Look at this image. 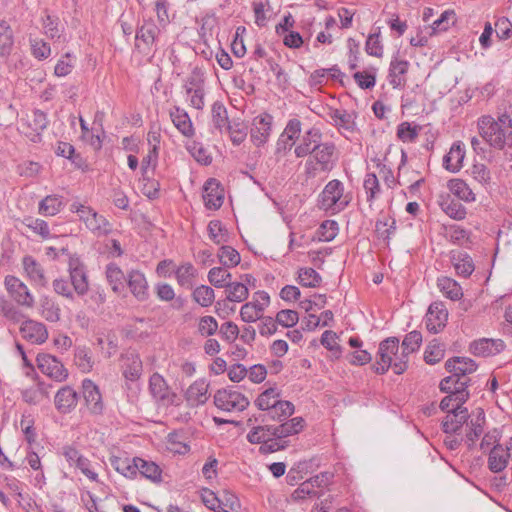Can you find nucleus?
Here are the masks:
<instances>
[{"label": "nucleus", "mask_w": 512, "mask_h": 512, "mask_svg": "<svg viewBox=\"0 0 512 512\" xmlns=\"http://www.w3.org/2000/svg\"><path fill=\"white\" fill-rule=\"evenodd\" d=\"M481 137L491 146L502 150L512 145V118L504 113L497 120L490 115L482 116L478 120Z\"/></svg>", "instance_id": "nucleus-1"}, {"label": "nucleus", "mask_w": 512, "mask_h": 512, "mask_svg": "<svg viewBox=\"0 0 512 512\" xmlns=\"http://www.w3.org/2000/svg\"><path fill=\"white\" fill-rule=\"evenodd\" d=\"M71 211L78 214L79 219L85 224L86 228L96 237L107 236L111 233L112 224L93 208L80 203H73Z\"/></svg>", "instance_id": "nucleus-2"}, {"label": "nucleus", "mask_w": 512, "mask_h": 512, "mask_svg": "<svg viewBox=\"0 0 512 512\" xmlns=\"http://www.w3.org/2000/svg\"><path fill=\"white\" fill-rule=\"evenodd\" d=\"M336 161V147L332 142L320 143L311 153V158L305 163L306 173L315 175L317 166L323 172L330 171Z\"/></svg>", "instance_id": "nucleus-3"}, {"label": "nucleus", "mask_w": 512, "mask_h": 512, "mask_svg": "<svg viewBox=\"0 0 512 512\" xmlns=\"http://www.w3.org/2000/svg\"><path fill=\"white\" fill-rule=\"evenodd\" d=\"M48 118L46 113L39 109H34L31 113L26 114L19 121L18 131L27 137L30 141L38 143L42 139V132L48 126Z\"/></svg>", "instance_id": "nucleus-4"}, {"label": "nucleus", "mask_w": 512, "mask_h": 512, "mask_svg": "<svg viewBox=\"0 0 512 512\" xmlns=\"http://www.w3.org/2000/svg\"><path fill=\"white\" fill-rule=\"evenodd\" d=\"M379 360L374 365L377 374H384L389 368L394 370V364L399 361V339L388 337L381 341L378 349Z\"/></svg>", "instance_id": "nucleus-5"}, {"label": "nucleus", "mask_w": 512, "mask_h": 512, "mask_svg": "<svg viewBox=\"0 0 512 512\" xmlns=\"http://www.w3.org/2000/svg\"><path fill=\"white\" fill-rule=\"evenodd\" d=\"M214 404L223 411L240 412L249 406V400L233 387H228L215 393Z\"/></svg>", "instance_id": "nucleus-6"}, {"label": "nucleus", "mask_w": 512, "mask_h": 512, "mask_svg": "<svg viewBox=\"0 0 512 512\" xmlns=\"http://www.w3.org/2000/svg\"><path fill=\"white\" fill-rule=\"evenodd\" d=\"M160 34L159 26L153 19H144L138 26L135 35V46L143 52H152L156 50V43Z\"/></svg>", "instance_id": "nucleus-7"}, {"label": "nucleus", "mask_w": 512, "mask_h": 512, "mask_svg": "<svg viewBox=\"0 0 512 512\" xmlns=\"http://www.w3.org/2000/svg\"><path fill=\"white\" fill-rule=\"evenodd\" d=\"M343 192L344 186L341 181L337 179L329 181L320 195L322 208L326 210L335 207L344 209L348 205V201L341 200Z\"/></svg>", "instance_id": "nucleus-8"}, {"label": "nucleus", "mask_w": 512, "mask_h": 512, "mask_svg": "<svg viewBox=\"0 0 512 512\" xmlns=\"http://www.w3.org/2000/svg\"><path fill=\"white\" fill-rule=\"evenodd\" d=\"M36 360L39 370L55 381L62 382L68 377V371L55 356L41 353Z\"/></svg>", "instance_id": "nucleus-9"}, {"label": "nucleus", "mask_w": 512, "mask_h": 512, "mask_svg": "<svg viewBox=\"0 0 512 512\" xmlns=\"http://www.w3.org/2000/svg\"><path fill=\"white\" fill-rule=\"evenodd\" d=\"M5 287L13 299L21 306L31 308L34 306V296L27 285L19 278L9 275L5 278Z\"/></svg>", "instance_id": "nucleus-10"}, {"label": "nucleus", "mask_w": 512, "mask_h": 512, "mask_svg": "<svg viewBox=\"0 0 512 512\" xmlns=\"http://www.w3.org/2000/svg\"><path fill=\"white\" fill-rule=\"evenodd\" d=\"M422 343V335L419 331L409 332L402 342V352L399 361L394 364V373L402 374L407 369L408 355L417 351Z\"/></svg>", "instance_id": "nucleus-11"}, {"label": "nucleus", "mask_w": 512, "mask_h": 512, "mask_svg": "<svg viewBox=\"0 0 512 512\" xmlns=\"http://www.w3.org/2000/svg\"><path fill=\"white\" fill-rule=\"evenodd\" d=\"M149 390L154 399L163 405H178L177 395L170 390L165 379L158 373H154L149 379Z\"/></svg>", "instance_id": "nucleus-12"}, {"label": "nucleus", "mask_w": 512, "mask_h": 512, "mask_svg": "<svg viewBox=\"0 0 512 512\" xmlns=\"http://www.w3.org/2000/svg\"><path fill=\"white\" fill-rule=\"evenodd\" d=\"M272 122L273 117L268 113L261 114L253 119L250 138L254 145L259 147L268 141L272 130Z\"/></svg>", "instance_id": "nucleus-13"}, {"label": "nucleus", "mask_w": 512, "mask_h": 512, "mask_svg": "<svg viewBox=\"0 0 512 512\" xmlns=\"http://www.w3.org/2000/svg\"><path fill=\"white\" fill-rule=\"evenodd\" d=\"M448 320V311L442 303H432L425 316L426 328L429 332L437 334L444 329Z\"/></svg>", "instance_id": "nucleus-14"}, {"label": "nucleus", "mask_w": 512, "mask_h": 512, "mask_svg": "<svg viewBox=\"0 0 512 512\" xmlns=\"http://www.w3.org/2000/svg\"><path fill=\"white\" fill-rule=\"evenodd\" d=\"M446 412L447 415L442 422V429L446 434H455L464 424L467 425L469 419L467 408L455 404L453 408H449Z\"/></svg>", "instance_id": "nucleus-15"}, {"label": "nucleus", "mask_w": 512, "mask_h": 512, "mask_svg": "<svg viewBox=\"0 0 512 512\" xmlns=\"http://www.w3.org/2000/svg\"><path fill=\"white\" fill-rule=\"evenodd\" d=\"M22 337L32 344H43L48 339L46 326L32 319H25L20 326Z\"/></svg>", "instance_id": "nucleus-16"}, {"label": "nucleus", "mask_w": 512, "mask_h": 512, "mask_svg": "<svg viewBox=\"0 0 512 512\" xmlns=\"http://www.w3.org/2000/svg\"><path fill=\"white\" fill-rule=\"evenodd\" d=\"M68 271L70 274V282L74 291L79 296L85 295L89 290V283L85 266L79 261V259L71 258L69 261Z\"/></svg>", "instance_id": "nucleus-17"}, {"label": "nucleus", "mask_w": 512, "mask_h": 512, "mask_svg": "<svg viewBox=\"0 0 512 512\" xmlns=\"http://www.w3.org/2000/svg\"><path fill=\"white\" fill-rule=\"evenodd\" d=\"M485 424V413L484 410L478 408L476 411L472 413V417L466 426V434L464 437V442L467 445L469 450H472L478 438L483 433V428Z\"/></svg>", "instance_id": "nucleus-18"}, {"label": "nucleus", "mask_w": 512, "mask_h": 512, "mask_svg": "<svg viewBox=\"0 0 512 512\" xmlns=\"http://www.w3.org/2000/svg\"><path fill=\"white\" fill-rule=\"evenodd\" d=\"M82 393L85 403L93 414H101L104 408L102 396L98 386L90 379L82 382Z\"/></svg>", "instance_id": "nucleus-19"}, {"label": "nucleus", "mask_w": 512, "mask_h": 512, "mask_svg": "<svg viewBox=\"0 0 512 512\" xmlns=\"http://www.w3.org/2000/svg\"><path fill=\"white\" fill-rule=\"evenodd\" d=\"M22 266L26 277L30 282L39 287H46L48 284L45 270L42 265L32 256L26 255L22 259Z\"/></svg>", "instance_id": "nucleus-20"}, {"label": "nucleus", "mask_w": 512, "mask_h": 512, "mask_svg": "<svg viewBox=\"0 0 512 512\" xmlns=\"http://www.w3.org/2000/svg\"><path fill=\"white\" fill-rule=\"evenodd\" d=\"M203 199L207 209L217 210L222 206L224 190L216 179L210 178L205 182Z\"/></svg>", "instance_id": "nucleus-21"}, {"label": "nucleus", "mask_w": 512, "mask_h": 512, "mask_svg": "<svg viewBox=\"0 0 512 512\" xmlns=\"http://www.w3.org/2000/svg\"><path fill=\"white\" fill-rule=\"evenodd\" d=\"M209 383L205 379L194 381L186 390L185 399L190 407H198L207 402Z\"/></svg>", "instance_id": "nucleus-22"}, {"label": "nucleus", "mask_w": 512, "mask_h": 512, "mask_svg": "<svg viewBox=\"0 0 512 512\" xmlns=\"http://www.w3.org/2000/svg\"><path fill=\"white\" fill-rule=\"evenodd\" d=\"M321 139L322 133L320 129L316 127L310 128L303 135L301 143L295 147V156L297 158H303L308 155H311V153L315 150L316 146H318L321 143Z\"/></svg>", "instance_id": "nucleus-23"}, {"label": "nucleus", "mask_w": 512, "mask_h": 512, "mask_svg": "<svg viewBox=\"0 0 512 512\" xmlns=\"http://www.w3.org/2000/svg\"><path fill=\"white\" fill-rule=\"evenodd\" d=\"M467 386V380L462 377H457L455 384H453L451 395H447L441 400L439 405L440 409L442 411H448L451 400H455L457 406H462L469 398Z\"/></svg>", "instance_id": "nucleus-24"}, {"label": "nucleus", "mask_w": 512, "mask_h": 512, "mask_svg": "<svg viewBox=\"0 0 512 512\" xmlns=\"http://www.w3.org/2000/svg\"><path fill=\"white\" fill-rule=\"evenodd\" d=\"M505 344L500 339L483 338L471 343L470 351L475 356L488 357L500 353Z\"/></svg>", "instance_id": "nucleus-25"}, {"label": "nucleus", "mask_w": 512, "mask_h": 512, "mask_svg": "<svg viewBox=\"0 0 512 512\" xmlns=\"http://www.w3.org/2000/svg\"><path fill=\"white\" fill-rule=\"evenodd\" d=\"M78 394L71 386L60 388L55 397L54 404L56 409L62 413H70L77 405Z\"/></svg>", "instance_id": "nucleus-26"}, {"label": "nucleus", "mask_w": 512, "mask_h": 512, "mask_svg": "<svg viewBox=\"0 0 512 512\" xmlns=\"http://www.w3.org/2000/svg\"><path fill=\"white\" fill-rule=\"evenodd\" d=\"M409 68V62L404 59L394 57L390 62L389 67V83L394 89L402 88L406 84L405 75Z\"/></svg>", "instance_id": "nucleus-27"}, {"label": "nucleus", "mask_w": 512, "mask_h": 512, "mask_svg": "<svg viewBox=\"0 0 512 512\" xmlns=\"http://www.w3.org/2000/svg\"><path fill=\"white\" fill-rule=\"evenodd\" d=\"M511 453L505 451L503 445H494L489 451L488 468L493 473L502 472L509 463Z\"/></svg>", "instance_id": "nucleus-28"}, {"label": "nucleus", "mask_w": 512, "mask_h": 512, "mask_svg": "<svg viewBox=\"0 0 512 512\" xmlns=\"http://www.w3.org/2000/svg\"><path fill=\"white\" fill-rule=\"evenodd\" d=\"M42 18L43 33L50 39L65 43L66 37L63 35L64 27L60 24V20L56 16H52L45 10Z\"/></svg>", "instance_id": "nucleus-29"}, {"label": "nucleus", "mask_w": 512, "mask_h": 512, "mask_svg": "<svg viewBox=\"0 0 512 512\" xmlns=\"http://www.w3.org/2000/svg\"><path fill=\"white\" fill-rule=\"evenodd\" d=\"M464 157V145L460 142H455L452 144L449 152L444 156L443 166L446 170L456 173L462 168Z\"/></svg>", "instance_id": "nucleus-30"}, {"label": "nucleus", "mask_w": 512, "mask_h": 512, "mask_svg": "<svg viewBox=\"0 0 512 512\" xmlns=\"http://www.w3.org/2000/svg\"><path fill=\"white\" fill-rule=\"evenodd\" d=\"M446 369L454 373L457 377L464 378L467 374H471L477 369L474 360L466 357H453L445 363Z\"/></svg>", "instance_id": "nucleus-31"}, {"label": "nucleus", "mask_w": 512, "mask_h": 512, "mask_svg": "<svg viewBox=\"0 0 512 512\" xmlns=\"http://www.w3.org/2000/svg\"><path fill=\"white\" fill-rule=\"evenodd\" d=\"M294 409L292 402L280 399L266 414L260 416V420L264 422L267 417L270 420L282 422L294 413ZM255 421H259V418H255Z\"/></svg>", "instance_id": "nucleus-32"}, {"label": "nucleus", "mask_w": 512, "mask_h": 512, "mask_svg": "<svg viewBox=\"0 0 512 512\" xmlns=\"http://www.w3.org/2000/svg\"><path fill=\"white\" fill-rule=\"evenodd\" d=\"M170 118L174 126L182 135L185 137H192L194 135L195 131L192 121L184 109L177 106L174 107L170 111Z\"/></svg>", "instance_id": "nucleus-33"}, {"label": "nucleus", "mask_w": 512, "mask_h": 512, "mask_svg": "<svg viewBox=\"0 0 512 512\" xmlns=\"http://www.w3.org/2000/svg\"><path fill=\"white\" fill-rule=\"evenodd\" d=\"M128 287L131 293L139 300L144 301L148 297L147 281L143 273L131 271L128 275Z\"/></svg>", "instance_id": "nucleus-34"}, {"label": "nucleus", "mask_w": 512, "mask_h": 512, "mask_svg": "<svg viewBox=\"0 0 512 512\" xmlns=\"http://www.w3.org/2000/svg\"><path fill=\"white\" fill-rule=\"evenodd\" d=\"M123 376L130 381H136L142 374V361L135 353H127L123 357Z\"/></svg>", "instance_id": "nucleus-35"}, {"label": "nucleus", "mask_w": 512, "mask_h": 512, "mask_svg": "<svg viewBox=\"0 0 512 512\" xmlns=\"http://www.w3.org/2000/svg\"><path fill=\"white\" fill-rule=\"evenodd\" d=\"M111 466L123 476L133 479L136 477L139 467L137 466L136 457L133 459H129L128 457H118L112 456L110 457Z\"/></svg>", "instance_id": "nucleus-36"}, {"label": "nucleus", "mask_w": 512, "mask_h": 512, "mask_svg": "<svg viewBox=\"0 0 512 512\" xmlns=\"http://www.w3.org/2000/svg\"><path fill=\"white\" fill-rule=\"evenodd\" d=\"M450 259L459 276L467 278L473 273L475 266L466 252H452Z\"/></svg>", "instance_id": "nucleus-37"}, {"label": "nucleus", "mask_w": 512, "mask_h": 512, "mask_svg": "<svg viewBox=\"0 0 512 512\" xmlns=\"http://www.w3.org/2000/svg\"><path fill=\"white\" fill-rule=\"evenodd\" d=\"M329 117L332 120L333 124L340 131L353 132L355 128V121L353 114L347 112L346 110H331L329 113Z\"/></svg>", "instance_id": "nucleus-38"}, {"label": "nucleus", "mask_w": 512, "mask_h": 512, "mask_svg": "<svg viewBox=\"0 0 512 512\" xmlns=\"http://www.w3.org/2000/svg\"><path fill=\"white\" fill-rule=\"evenodd\" d=\"M273 425H259L253 427L247 434V440L251 444H263L272 438H276V431Z\"/></svg>", "instance_id": "nucleus-39"}, {"label": "nucleus", "mask_w": 512, "mask_h": 512, "mask_svg": "<svg viewBox=\"0 0 512 512\" xmlns=\"http://www.w3.org/2000/svg\"><path fill=\"white\" fill-rule=\"evenodd\" d=\"M14 35L11 26L5 21H0V57L7 58L13 49Z\"/></svg>", "instance_id": "nucleus-40"}, {"label": "nucleus", "mask_w": 512, "mask_h": 512, "mask_svg": "<svg viewBox=\"0 0 512 512\" xmlns=\"http://www.w3.org/2000/svg\"><path fill=\"white\" fill-rule=\"evenodd\" d=\"M40 314L46 321L56 323L60 320L61 310L53 299L43 297L40 300Z\"/></svg>", "instance_id": "nucleus-41"}, {"label": "nucleus", "mask_w": 512, "mask_h": 512, "mask_svg": "<svg viewBox=\"0 0 512 512\" xmlns=\"http://www.w3.org/2000/svg\"><path fill=\"white\" fill-rule=\"evenodd\" d=\"M439 290L451 300H459L463 293L461 286L452 278L441 277L437 280Z\"/></svg>", "instance_id": "nucleus-42"}, {"label": "nucleus", "mask_w": 512, "mask_h": 512, "mask_svg": "<svg viewBox=\"0 0 512 512\" xmlns=\"http://www.w3.org/2000/svg\"><path fill=\"white\" fill-rule=\"evenodd\" d=\"M441 209L452 219L462 220L466 217V208L459 202L447 195L440 201Z\"/></svg>", "instance_id": "nucleus-43"}, {"label": "nucleus", "mask_w": 512, "mask_h": 512, "mask_svg": "<svg viewBox=\"0 0 512 512\" xmlns=\"http://www.w3.org/2000/svg\"><path fill=\"white\" fill-rule=\"evenodd\" d=\"M137 466L139 467L138 472L145 478L153 481L160 482L162 471L160 467L153 461H147L140 457H136Z\"/></svg>", "instance_id": "nucleus-44"}, {"label": "nucleus", "mask_w": 512, "mask_h": 512, "mask_svg": "<svg viewBox=\"0 0 512 512\" xmlns=\"http://www.w3.org/2000/svg\"><path fill=\"white\" fill-rule=\"evenodd\" d=\"M106 278L114 292L119 293L124 289L125 275L116 264L110 263L107 265Z\"/></svg>", "instance_id": "nucleus-45"}, {"label": "nucleus", "mask_w": 512, "mask_h": 512, "mask_svg": "<svg viewBox=\"0 0 512 512\" xmlns=\"http://www.w3.org/2000/svg\"><path fill=\"white\" fill-rule=\"evenodd\" d=\"M448 187L451 193L457 196L460 200L472 202L475 200V194L472 189L461 179H452L448 182Z\"/></svg>", "instance_id": "nucleus-46"}, {"label": "nucleus", "mask_w": 512, "mask_h": 512, "mask_svg": "<svg viewBox=\"0 0 512 512\" xmlns=\"http://www.w3.org/2000/svg\"><path fill=\"white\" fill-rule=\"evenodd\" d=\"M212 122L214 127L222 132L230 124L228 120L227 109L224 104L220 101H216L212 105L211 109Z\"/></svg>", "instance_id": "nucleus-47"}, {"label": "nucleus", "mask_w": 512, "mask_h": 512, "mask_svg": "<svg viewBox=\"0 0 512 512\" xmlns=\"http://www.w3.org/2000/svg\"><path fill=\"white\" fill-rule=\"evenodd\" d=\"M63 207L62 197L48 195L39 203V213L44 216H54Z\"/></svg>", "instance_id": "nucleus-48"}, {"label": "nucleus", "mask_w": 512, "mask_h": 512, "mask_svg": "<svg viewBox=\"0 0 512 512\" xmlns=\"http://www.w3.org/2000/svg\"><path fill=\"white\" fill-rule=\"evenodd\" d=\"M280 400V392L276 388H268L255 400V405L262 411H269Z\"/></svg>", "instance_id": "nucleus-49"}, {"label": "nucleus", "mask_w": 512, "mask_h": 512, "mask_svg": "<svg viewBox=\"0 0 512 512\" xmlns=\"http://www.w3.org/2000/svg\"><path fill=\"white\" fill-rule=\"evenodd\" d=\"M231 277L226 267H214L208 273L209 282L216 288H226L231 283Z\"/></svg>", "instance_id": "nucleus-50"}, {"label": "nucleus", "mask_w": 512, "mask_h": 512, "mask_svg": "<svg viewBox=\"0 0 512 512\" xmlns=\"http://www.w3.org/2000/svg\"><path fill=\"white\" fill-rule=\"evenodd\" d=\"M220 263L226 267H235L240 263L241 257L239 252L231 246L223 245L218 251Z\"/></svg>", "instance_id": "nucleus-51"}, {"label": "nucleus", "mask_w": 512, "mask_h": 512, "mask_svg": "<svg viewBox=\"0 0 512 512\" xmlns=\"http://www.w3.org/2000/svg\"><path fill=\"white\" fill-rule=\"evenodd\" d=\"M380 37V27H378L375 32L369 34L365 43V51L367 54L377 58H381L383 56L384 48L380 41Z\"/></svg>", "instance_id": "nucleus-52"}, {"label": "nucleus", "mask_w": 512, "mask_h": 512, "mask_svg": "<svg viewBox=\"0 0 512 512\" xmlns=\"http://www.w3.org/2000/svg\"><path fill=\"white\" fill-rule=\"evenodd\" d=\"M186 148L198 163L209 165L212 162L211 155L200 142L191 141L187 143Z\"/></svg>", "instance_id": "nucleus-53"}, {"label": "nucleus", "mask_w": 512, "mask_h": 512, "mask_svg": "<svg viewBox=\"0 0 512 512\" xmlns=\"http://www.w3.org/2000/svg\"><path fill=\"white\" fill-rule=\"evenodd\" d=\"M193 299L202 307L210 306L215 299L214 290L206 285L198 286L193 291Z\"/></svg>", "instance_id": "nucleus-54"}, {"label": "nucleus", "mask_w": 512, "mask_h": 512, "mask_svg": "<svg viewBox=\"0 0 512 512\" xmlns=\"http://www.w3.org/2000/svg\"><path fill=\"white\" fill-rule=\"evenodd\" d=\"M363 187L366 193V200L371 204L380 193V184L377 176L374 173L366 174Z\"/></svg>", "instance_id": "nucleus-55"}, {"label": "nucleus", "mask_w": 512, "mask_h": 512, "mask_svg": "<svg viewBox=\"0 0 512 512\" xmlns=\"http://www.w3.org/2000/svg\"><path fill=\"white\" fill-rule=\"evenodd\" d=\"M338 223L334 220H325L322 222L317 230V235L320 241H332L338 234Z\"/></svg>", "instance_id": "nucleus-56"}, {"label": "nucleus", "mask_w": 512, "mask_h": 512, "mask_svg": "<svg viewBox=\"0 0 512 512\" xmlns=\"http://www.w3.org/2000/svg\"><path fill=\"white\" fill-rule=\"evenodd\" d=\"M209 238L215 244H221L227 242L228 234L227 230L223 227L222 223L219 220H212L209 222L208 227Z\"/></svg>", "instance_id": "nucleus-57"}, {"label": "nucleus", "mask_w": 512, "mask_h": 512, "mask_svg": "<svg viewBox=\"0 0 512 512\" xmlns=\"http://www.w3.org/2000/svg\"><path fill=\"white\" fill-rule=\"evenodd\" d=\"M227 299L231 302H242L247 299L249 292L245 284L231 282L227 287Z\"/></svg>", "instance_id": "nucleus-58"}, {"label": "nucleus", "mask_w": 512, "mask_h": 512, "mask_svg": "<svg viewBox=\"0 0 512 512\" xmlns=\"http://www.w3.org/2000/svg\"><path fill=\"white\" fill-rule=\"evenodd\" d=\"M299 283L305 287H317L321 282V276L313 268H302L298 274Z\"/></svg>", "instance_id": "nucleus-59"}, {"label": "nucleus", "mask_w": 512, "mask_h": 512, "mask_svg": "<svg viewBox=\"0 0 512 512\" xmlns=\"http://www.w3.org/2000/svg\"><path fill=\"white\" fill-rule=\"evenodd\" d=\"M444 348L436 340H433L425 350L424 360L427 364H436L444 357Z\"/></svg>", "instance_id": "nucleus-60"}, {"label": "nucleus", "mask_w": 512, "mask_h": 512, "mask_svg": "<svg viewBox=\"0 0 512 512\" xmlns=\"http://www.w3.org/2000/svg\"><path fill=\"white\" fill-rule=\"evenodd\" d=\"M30 47L32 55L38 60L47 59L51 54L50 45L43 39L31 38Z\"/></svg>", "instance_id": "nucleus-61"}, {"label": "nucleus", "mask_w": 512, "mask_h": 512, "mask_svg": "<svg viewBox=\"0 0 512 512\" xmlns=\"http://www.w3.org/2000/svg\"><path fill=\"white\" fill-rule=\"evenodd\" d=\"M75 364L82 372H90L93 367V361L86 347H78L75 350Z\"/></svg>", "instance_id": "nucleus-62"}, {"label": "nucleus", "mask_w": 512, "mask_h": 512, "mask_svg": "<svg viewBox=\"0 0 512 512\" xmlns=\"http://www.w3.org/2000/svg\"><path fill=\"white\" fill-rule=\"evenodd\" d=\"M195 274L196 270L190 263L182 264L175 272L176 279L181 286H191Z\"/></svg>", "instance_id": "nucleus-63"}, {"label": "nucleus", "mask_w": 512, "mask_h": 512, "mask_svg": "<svg viewBox=\"0 0 512 512\" xmlns=\"http://www.w3.org/2000/svg\"><path fill=\"white\" fill-rule=\"evenodd\" d=\"M218 322L212 316H203L198 322V332L201 336L210 337L213 336L218 330Z\"/></svg>", "instance_id": "nucleus-64"}]
</instances>
